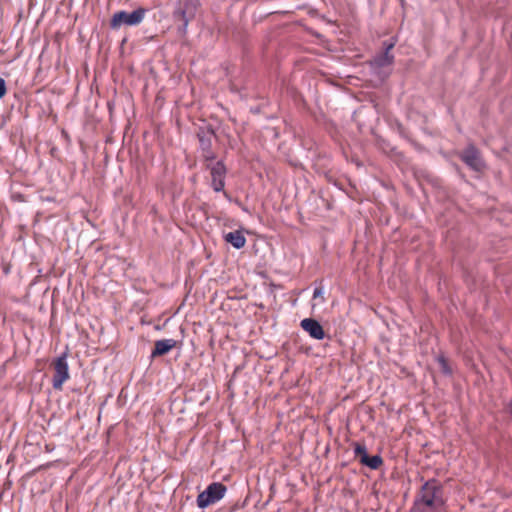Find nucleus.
Returning <instances> with one entry per match:
<instances>
[{
	"mask_svg": "<svg viewBox=\"0 0 512 512\" xmlns=\"http://www.w3.org/2000/svg\"><path fill=\"white\" fill-rule=\"evenodd\" d=\"M443 505L442 486L437 480L431 479L416 495L411 512H439Z\"/></svg>",
	"mask_w": 512,
	"mask_h": 512,
	"instance_id": "nucleus-1",
	"label": "nucleus"
},
{
	"mask_svg": "<svg viewBox=\"0 0 512 512\" xmlns=\"http://www.w3.org/2000/svg\"><path fill=\"white\" fill-rule=\"evenodd\" d=\"M226 492V486L219 482L211 483L203 492L197 496V505L199 508H206L220 499Z\"/></svg>",
	"mask_w": 512,
	"mask_h": 512,
	"instance_id": "nucleus-2",
	"label": "nucleus"
},
{
	"mask_svg": "<svg viewBox=\"0 0 512 512\" xmlns=\"http://www.w3.org/2000/svg\"><path fill=\"white\" fill-rule=\"evenodd\" d=\"M146 14V9L138 8L129 13L126 11H118L113 14L110 25L113 29L119 28L122 24L134 26L140 24Z\"/></svg>",
	"mask_w": 512,
	"mask_h": 512,
	"instance_id": "nucleus-3",
	"label": "nucleus"
},
{
	"mask_svg": "<svg viewBox=\"0 0 512 512\" xmlns=\"http://www.w3.org/2000/svg\"><path fill=\"white\" fill-rule=\"evenodd\" d=\"M210 169L211 174V186L214 191L220 192L222 191L225 197H228L226 191H224L225 186V176H226V167L222 161H218L213 165H207Z\"/></svg>",
	"mask_w": 512,
	"mask_h": 512,
	"instance_id": "nucleus-4",
	"label": "nucleus"
},
{
	"mask_svg": "<svg viewBox=\"0 0 512 512\" xmlns=\"http://www.w3.org/2000/svg\"><path fill=\"white\" fill-rule=\"evenodd\" d=\"M461 160L475 171H481L484 169L485 164L481 158L479 150L473 146H468L460 155Z\"/></svg>",
	"mask_w": 512,
	"mask_h": 512,
	"instance_id": "nucleus-5",
	"label": "nucleus"
},
{
	"mask_svg": "<svg viewBox=\"0 0 512 512\" xmlns=\"http://www.w3.org/2000/svg\"><path fill=\"white\" fill-rule=\"evenodd\" d=\"M300 326L313 339L322 340L325 338V331L323 327L315 319L305 318L300 322Z\"/></svg>",
	"mask_w": 512,
	"mask_h": 512,
	"instance_id": "nucleus-6",
	"label": "nucleus"
},
{
	"mask_svg": "<svg viewBox=\"0 0 512 512\" xmlns=\"http://www.w3.org/2000/svg\"><path fill=\"white\" fill-rule=\"evenodd\" d=\"M196 13V4L190 0H185L183 7L175 12V17L183 22V30L185 31L189 22L194 18Z\"/></svg>",
	"mask_w": 512,
	"mask_h": 512,
	"instance_id": "nucleus-7",
	"label": "nucleus"
},
{
	"mask_svg": "<svg viewBox=\"0 0 512 512\" xmlns=\"http://www.w3.org/2000/svg\"><path fill=\"white\" fill-rule=\"evenodd\" d=\"M64 384V352H61L56 358L55 375L53 378V388L62 389Z\"/></svg>",
	"mask_w": 512,
	"mask_h": 512,
	"instance_id": "nucleus-8",
	"label": "nucleus"
},
{
	"mask_svg": "<svg viewBox=\"0 0 512 512\" xmlns=\"http://www.w3.org/2000/svg\"><path fill=\"white\" fill-rule=\"evenodd\" d=\"M176 343L177 342L174 339H163L156 341L151 356L155 358L167 354L176 346Z\"/></svg>",
	"mask_w": 512,
	"mask_h": 512,
	"instance_id": "nucleus-9",
	"label": "nucleus"
},
{
	"mask_svg": "<svg viewBox=\"0 0 512 512\" xmlns=\"http://www.w3.org/2000/svg\"><path fill=\"white\" fill-rule=\"evenodd\" d=\"M224 239L236 249H241L246 244L245 236L238 230L225 234Z\"/></svg>",
	"mask_w": 512,
	"mask_h": 512,
	"instance_id": "nucleus-10",
	"label": "nucleus"
},
{
	"mask_svg": "<svg viewBox=\"0 0 512 512\" xmlns=\"http://www.w3.org/2000/svg\"><path fill=\"white\" fill-rule=\"evenodd\" d=\"M394 47V43H390L386 46L385 51L380 55L376 56L374 59V63L378 67H384L391 65L394 60V56L390 53Z\"/></svg>",
	"mask_w": 512,
	"mask_h": 512,
	"instance_id": "nucleus-11",
	"label": "nucleus"
},
{
	"mask_svg": "<svg viewBox=\"0 0 512 512\" xmlns=\"http://www.w3.org/2000/svg\"><path fill=\"white\" fill-rule=\"evenodd\" d=\"M360 463L365 465L371 469H378L383 464V459L379 455L374 456H365L363 459H360Z\"/></svg>",
	"mask_w": 512,
	"mask_h": 512,
	"instance_id": "nucleus-12",
	"label": "nucleus"
},
{
	"mask_svg": "<svg viewBox=\"0 0 512 512\" xmlns=\"http://www.w3.org/2000/svg\"><path fill=\"white\" fill-rule=\"evenodd\" d=\"M354 455L359 460L363 459L365 456H368L365 444L356 442L354 444Z\"/></svg>",
	"mask_w": 512,
	"mask_h": 512,
	"instance_id": "nucleus-13",
	"label": "nucleus"
},
{
	"mask_svg": "<svg viewBox=\"0 0 512 512\" xmlns=\"http://www.w3.org/2000/svg\"><path fill=\"white\" fill-rule=\"evenodd\" d=\"M437 360H438V364L440 366V369H441V371L444 374H451L452 373V370H451V368L448 365V361L446 360V358L444 356H439Z\"/></svg>",
	"mask_w": 512,
	"mask_h": 512,
	"instance_id": "nucleus-14",
	"label": "nucleus"
},
{
	"mask_svg": "<svg viewBox=\"0 0 512 512\" xmlns=\"http://www.w3.org/2000/svg\"><path fill=\"white\" fill-rule=\"evenodd\" d=\"M313 300H315V301L319 300L318 304H322L325 302L324 291H323L322 287L315 288V290L313 292Z\"/></svg>",
	"mask_w": 512,
	"mask_h": 512,
	"instance_id": "nucleus-15",
	"label": "nucleus"
},
{
	"mask_svg": "<svg viewBox=\"0 0 512 512\" xmlns=\"http://www.w3.org/2000/svg\"><path fill=\"white\" fill-rule=\"evenodd\" d=\"M7 93V85L4 78L0 76V99H2Z\"/></svg>",
	"mask_w": 512,
	"mask_h": 512,
	"instance_id": "nucleus-16",
	"label": "nucleus"
},
{
	"mask_svg": "<svg viewBox=\"0 0 512 512\" xmlns=\"http://www.w3.org/2000/svg\"><path fill=\"white\" fill-rule=\"evenodd\" d=\"M213 158H214V157H213L212 155H207V156H206V159H207V160H213Z\"/></svg>",
	"mask_w": 512,
	"mask_h": 512,
	"instance_id": "nucleus-17",
	"label": "nucleus"
},
{
	"mask_svg": "<svg viewBox=\"0 0 512 512\" xmlns=\"http://www.w3.org/2000/svg\"><path fill=\"white\" fill-rule=\"evenodd\" d=\"M61 135L64 136V128L60 129Z\"/></svg>",
	"mask_w": 512,
	"mask_h": 512,
	"instance_id": "nucleus-18",
	"label": "nucleus"
},
{
	"mask_svg": "<svg viewBox=\"0 0 512 512\" xmlns=\"http://www.w3.org/2000/svg\"><path fill=\"white\" fill-rule=\"evenodd\" d=\"M65 377H66V379L68 378V373H67V372H66V374H65Z\"/></svg>",
	"mask_w": 512,
	"mask_h": 512,
	"instance_id": "nucleus-19",
	"label": "nucleus"
}]
</instances>
